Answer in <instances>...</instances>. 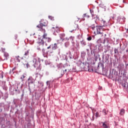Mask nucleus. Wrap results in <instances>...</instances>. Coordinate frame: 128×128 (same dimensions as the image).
Here are the masks:
<instances>
[{"mask_svg":"<svg viewBox=\"0 0 128 128\" xmlns=\"http://www.w3.org/2000/svg\"><path fill=\"white\" fill-rule=\"evenodd\" d=\"M92 40V38L90 36L87 38V40H88V41Z\"/></svg>","mask_w":128,"mask_h":128,"instance_id":"obj_22","label":"nucleus"},{"mask_svg":"<svg viewBox=\"0 0 128 128\" xmlns=\"http://www.w3.org/2000/svg\"><path fill=\"white\" fill-rule=\"evenodd\" d=\"M52 28L56 32H60V27L56 26V27H52Z\"/></svg>","mask_w":128,"mask_h":128,"instance_id":"obj_8","label":"nucleus"},{"mask_svg":"<svg viewBox=\"0 0 128 128\" xmlns=\"http://www.w3.org/2000/svg\"><path fill=\"white\" fill-rule=\"evenodd\" d=\"M42 52H44V49H42Z\"/></svg>","mask_w":128,"mask_h":128,"instance_id":"obj_32","label":"nucleus"},{"mask_svg":"<svg viewBox=\"0 0 128 128\" xmlns=\"http://www.w3.org/2000/svg\"><path fill=\"white\" fill-rule=\"evenodd\" d=\"M102 112L104 114V116H106V114H108V111L106 109H104Z\"/></svg>","mask_w":128,"mask_h":128,"instance_id":"obj_15","label":"nucleus"},{"mask_svg":"<svg viewBox=\"0 0 128 128\" xmlns=\"http://www.w3.org/2000/svg\"><path fill=\"white\" fill-rule=\"evenodd\" d=\"M28 84H34V78H32V76H30L28 79Z\"/></svg>","mask_w":128,"mask_h":128,"instance_id":"obj_6","label":"nucleus"},{"mask_svg":"<svg viewBox=\"0 0 128 128\" xmlns=\"http://www.w3.org/2000/svg\"><path fill=\"white\" fill-rule=\"evenodd\" d=\"M4 56L5 58H4V60H8V58L9 56L8 53L4 52Z\"/></svg>","mask_w":128,"mask_h":128,"instance_id":"obj_10","label":"nucleus"},{"mask_svg":"<svg viewBox=\"0 0 128 128\" xmlns=\"http://www.w3.org/2000/svg\"><path fill=\"white\" fill-rule=\"evenodd\" d=\"M66 70H67L66 69V70H65L64 71V72H66Z\"/></svg>","mask_w":128,"mask_h":128,"instance_id":"obj_30","label":"nucleus"},{"mask_svg":"<svg viewBox=\"0 0 128 128\" xmlns=\"http://www.w3.org/2000/svg\"><path fill=\"white\" fill-rule=\"evenodd\" d=\"M102 127L104 128H110L106 124V122H102Z\"/></svg>","mask_w":128,"mask_h":128,"instance_id":"obj_7","label":"nucleus"},{"mask_svg":"<svg viewBox=\"0 0 128 128\" xmlns=\"http://www.w3.org/2000/svg\"><path fill=\"white\" fill-rule=\"evenodd\" d=\"M114 54H118V50L117 48H114Z\"/></svg>","mask_w":128,"mask_h":128,"instance_id":"obj_17","label":"nucleus"},{"mask_svg":"<svg viewBox=\"0 0 128 128\" xmlns=\"http://www.w3.org/2000/svg\"><path fill=\"white\" fill-rule=\"evenodd\" d=\"M68 44H70L68 42H66L65 43V46L66 48H68Z\"/></svg>","mask_w":128,"mask_h":128,"instance_id":"obj_24","label":"nucleus"},{"mask_svg":"<svg viewBox=\"0 0 128 128\" xmlns=\"http://www.w3.org/2000/svg\"><path fill=\"white\" fill-rule=\"evenodd\" d=\"M22 64H23L24 66H26L28 68V62L26 60H25V61H24V60H22Z\"/></svg>","mask_w":128,"mask_h":128,"instance_id":"obj_11","label":"nucleus"},{"mask_svg":"<svg viewBox=\"0 0 128 128\" xmlns=\"http://www.w3.org/2000/svg\"><path fill=\"white\" fill-rule=\"evenodd\" d=\"M48 18L50 20H54V18L52 16H49Z\"/></svg>","mask_w":128,"mask_h":128,"instance_id":"obj_21","label":"nucleus"},{"mask_svg":"<svg viewBox=\"0 0 128 128\" xmlns=\"http://www.w3.org/2000/svg\"><path fill=\"white\" fill-rule=\"evenodd\" d=\"M48 50L49 48H50V46H49L47 48Z\"/></svg>","mask_w":128,"mask_h":128,"instance_id":"obj_29","label":"nucleus"},{"mask_svg":"<svg viewBox=\"0 0 128 128\" xmlns=\"http://www.w3.org/2000/svg\"><path fill=\"white\" fill-rule=\"evenodd\" d=\"M2 44H4V42H2Z\"/></svg>","mask_w":128,"mask_h":128,"instance_id":"obj_35","label":"nucleus"},{"mask_svg":"<svg viewBox=\"0 0 128 128\" xmlns=\"http://www.w3.org/2000/svg\"><path fill=\"white\" fill-rule=\"evenodd\" d=\"M105 36H106V34H104Z\"/></svg>","mask_w":128,"mask_h":128,"instance_id":"obj_34","label":"nucleus"},{"mask_svg":"<svg viewBox=\"0 0 128 128\" xmlns=\"http://www.w3.org/2000/svg\"><path fill=\"white\" fill-rule=\"evenodd\" d=\"M95 34H100V36L102 37L104 36V29L102 26H98L96 27V30L94 31Z\"/></svg>","mask_w":128,"mask_h":128,"instance_id":"obj_3","label":"nucleus"},{"mask_svg":"<svg viewBox=\"0 0 128 128\" xmlns=\"http://www.w3.org/2000/svg\"><path fill=\"white\" fill-rule=\"evenodd\" d=\"M126 30H128V28L127 29H126Z\"/></svg>","mask_w":128,"mask_h":128,"instance_id":"obj_39","label":"nucleus"},{"mask_svg":"<svg viewBox=\"0 0 128 128\" xmlns=\"http://www.w3.org/2000/svg\"><path fill=\"white\" fill-rule=\"evenodd\" d=\"M98 66H100V65H98Z\"/></svg>","mask_w":128,"mask_h":128,"instance_id":"obj_38","label":"nucleus"},{"mask_svg":"<svg viewBox=\"0 0 128 128\" xmlns=\"http://www.w3.org/2000/svg\"><path fill=\"white\" fill-rule=\"evenodd\" d=\"M78 28V25L77 24H74L72 26V30H76V29Z\"/></svg>","mask_w":128,"mask_h":128,"instance_id":"obj_5","label":"nucleus"},{"mask_svg":"<svg viewBox=\"0 0 128 128\" xmlns=\"http://www.w3.org/2000/svg\"><path fill=\"white\" fill-rule=\"evenodd\" d=\"M82 44H83L84 45V46H86V42H82Z\"/></svg>","mask_w":128,"mask_h":128,"instance_id":"obj_28","label":"nucleus"},{"mask_svg":"<svg viewBox=\"0 0 128 128\" xmlns=\"http://www.w3.org/2000/svg\"><path fill=\"white\" fill-rule=\"evenodd\" d=\"M96 118H100V114H98V112H96Z\"/></svg>","mask_w":128,"mask_h":128,"instance_id":"obj_23","label":"nucleus"},{"mask_svg":"<svg viewBox=\"0 0 128 128\" xmlns=\"http://www.w3.org/2000/svg\"><path fill=\"white\" fill-rule=\"evenodd\" d=\"M24 78H26V76H24V75H22V76L21 77V80L22 82H24Z\"/></svg>","mask_w":128,"mask_h":128,"instance_id":"obj_18","label":"nucleus"},{"mask_svg":"<svg viewBox=\"0 0 128 128\" xmlns=\"http://www.w3.org/2000/svg\"><path fill=\"white\" fill-rule=\"evenodd\" d=\"M90 12L92 16H94V10H90Z\"/></svg>","mask_w":128,"mask_h":128,"instance_id":"obj_20","label":"nucleus"},{"mask_svg":"<svg viewBox=\"0 0 128 128\" xmlns=\"http://www.w3.org/2000/svg\"><path fill=\"white\" fill-rule=\"evenodd\" d=\"M46 84L50 86V81H47L46 82Z\"/></svg>","mask_w":128,"mask_h":128,"instance_id":"obj_26","label":"nucleus"},{"mask_svg":"<svg viewBox=\"0 0 128 128\" xmlns=\"http://www.w3.org/2000/svg\"><path fill=\"white\" fill-rule=\"evenodd\" d=\"M16 58L17 60V61L18 62H20V57L19 56H16Z\"/></svg>","mask_w":128,"mask_h":128,"instance_id":"obj_14","label":"nucleus"},{"mask_svg":"<svg viewBox=\"0 0 128 128\" xmlns=\"http://www.w3.org/2000/svg\"><path fill=\"white\" fill-rule=\"evenodd\" d=\"M33 61H34V62H35V64H36V62H38V61L36 60V59H34V60H33Z\"/></svg>","mask_w":128,"mask_h":128,"instance_id":"obj_27","label":"nucleus"},{"mask_svg":"<svg viewBox=\"0 0 128 128\" xmlns=\"http://www.w3.org/2000/svg\"><path fill=\"white\" fill-rule=\"evenodd\" d=\"M102 22H103V24H104V26H106V22L104 21V20H102Z\"/></svg>","mask_w":128,"mask_h":128,"instance_id":"obj_25","label":"nucleus"},{"mask_svg":"<svg viewBox=\"0 0 128 128\" xmlns=\"http://www.w3.org/2000/svg\"><path fill=\"white\" fill-rule=\"evenodd\" d=\"M88 72H90V69H88Z\"/></svg>","mask_w":128,"mask_h":128,"instance_id":"obj_36","label":"nucleus"},{"mask_svg":"<svg viewBox=\"0 0 128 128\" xmlns=\"http://www.w3.org/2000/svg\"><path fill=\"white\" fill-rule=\"evenodd\" d=\"M90 16L88 13L84 14L83 15V18H88Z\"/></svg>","mask_w":128,"mask_h":128,"instance_id":"obj_9","label":"nucleus"},{"mask_svg":"<svg viewBox=\"0 0 128 128\" xmlns=\"http://www.w3.org/2000/svg\"><path fill=\"white\" fill-rule=\"evenodd\" d=\"M96 28L97 26H96L94 24H93L91 26V28L93 30H94V28H96Z\"/></svg>","mask_w":128,"mask_h":128,"instance_id":"obj_19","label":"nucleus"},{"mask_svg":"<svg viewBox=\"0 0 128 128\" xmlns=\"http://www.w3.org/2000/svg\"><path fill=\"white\" fill-rule=\"evenodd\" d=\"M48 34L45 32H44V34L42 36V39L40 38H38L37 40V44L36 46L38 50H40L41 48H44V40H46L48 38Z\"/></svg>","mask_w":128,"mask_h":128,"instance_id":"obj_1","label":"nucleus"},{"mask_svg":"<svg viewBox=\"0 0 128 128\" xmlns=\"http://www.w3.org/2000/svg\"><path fill=\"white\" fill-rule=\"evenodd\" d=\"M124 112H125L124 110V109H121V110H120V116H124Z\"/></svg>","mask_w":128,"mask_h":128,"instance_id":"obj_12","label":"nucleus"},{"mask_svg":"<svg viewBox=\"0 0 128 128\" xmlns=\"http://www.w3.org/2000/svg\"><path fill=\"white\" fill-rule=\"evenodd\" d=\"M58 48V44H56V43H55L54 44V46L52 48V50H56Z\"/></svg>","mask_w":128,"mask_h":128,"instance_id":"obj_13","label":"nucleus"},{"mask_svg":"<svg viewBox=\"0 0 128 128\" xmlns=\"http://www.w3.org/2000/svg\"><path fill=\"white\" fill-rule=\"evenodd\" d=\"M48 26V21L42 20L40 24L36 26V28H38V30L42 32H46V29L44 28V26Z\"/></svg>","mask_w":128,"mask_h":128,"instance_id":"obj_2","label":"nucleus"},{"mask_svg":"<svg viewBox=\"0 0 128 128\" xmlns=\"http://www.w3.org/2000/svg\"><path fill=\"white\" fill-rule=\"evenodd\" d=\"M22 96H24V94H22Z\"/></svg>","mask_w":128,"mask_h":128,"instance_id":"obj_33","label":"nucleus"},{"mask_svg":"<svg viewBox=\"0 0 128 128\" xmlns=\"http://www.w3.org/2000/svg\"><path fill=\"white\" fill-rule=\"evenodd\" d=\"M29 54H30V50H28L25 52L24 56H28Z\"/></svg>","mask_w":128,"mask_h":128,"instance_id":"obj_16","label":"nucleus"},{"mask_svg":"<svg viewBox=\"0 0 128 128\" xmlns=\"http://www.w3.org/2000/svg\"><path fill=\"white\" fill-rule=\"evenodd\" d=\"M102 87H100L99 88V90H102Z\"/></svg>","mask_w":128,"mask_h":128,"instance_id":"obj_31","label":"nucleus"},{"mask_svg":"<svg viewBox=\"0 0 128 128\" xmlns=\"http://www.w3.org/2000/svg\"><path fill=\"white\" fill-rule=\"evenodd\" d=\"M80 20V18H78V20Z\"/></svg>","mask_w":128,"mask_h":128,"instance_id":"obj_37","label":"nucleus"},{"mask_svg":"<svg viewBox=\"0 0 128 128\" xmlns=\"http://www.w3.org/2000/svg\"><path fill=\"white\" fill-rule=\"evenodd\" d=\"M52 42V38L49 37L48 38L44 40V44L45 42L46 45L48 46V44H50V42Z\"/></svg>","mask_w":128,"mask_h":128,"instance_id":"obj_4","label":"nucleus"}]
</instances>
